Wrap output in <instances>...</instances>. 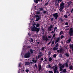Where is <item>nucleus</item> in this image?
<instances>
[{
	"instance_id": "obj_1",
	"label": "nucleus",
	"mask_w": 73,
	"mask_h": 73,
	"mask_svg": "<svg viewBox=\"0 0 73 73\" xmlns=\"http://www.w3.org/2000/svg\"><path fill=\"white\" fill-rule=\"evenodd\" d=\"M64 5L65 4L64 3L62 2L60 5V9H59L60 11H62V10L64 9Z\"/></svg>"
},
{
	"instance_id": "obj_2",
	"label": "nucleus",
	"mask_w": 73,
	"mask_h": 73,
	"mask_svg": "<svg viewBox=\"0 0 73 73\" xmlns=\"http://www.w3.org/2000/svg\"><path fill=\"white\" fill-rule=\"evenodd\" d=\"M30 54H31V53H30L29 51H28L27 53H26L25 54V58H29L30 57Z\"/></svg>"
},
{
	"instance_id": "obj_3",
	"label": "nucleus",
	"mask_w": 73,
	"mask_h": 73,
	"mask_svg": "<svg viewBox=\"0 0 73 73\" xmlns=\"http://www.w3.org/2000/svg\"><path fill=\"white\" fill-rule=\"evenodd\" d=\"M56 52L61 54H64V52L63 51V49L62 48H61L60 49L56 50Z\"/></svg>"
},
{
	"instance_id": "obj_4",
	"label": "nucleus",
	"mask_w": 73,
	"mask_h": 73,
	"mask_svg": "<svg viewBox=\"0 0 73 73\" xmlns=\"http://www.w3.org/2000/svg\"><path fill=\"white\" fill-rule=\"evenodd\" d=\"M69 33L70 35V36H73V28H71L70 29V31L69 32Z\"/></svg>"
},
{
	"instance_id": "obj_5",
	"label": "nucleus",
	"mask_w": 73,
	"mask_h": 73,
	"mask_svg": "<svg viewBox=\"0 0 73 73\" xmlns=\"http://www.w3.org/2000/svg\"><path fill=\"white\" fill-rule=\"evenodd\" d=\"M62 65V64H59V66L60 67V71H62L64 68V65Z\"/></svg>"
},
{
	"instance_id": "obj_6",
	"label": "nucleus",
	"mask_w": 73,
	"mask_h": 73,
	"mask_svg": "<svg viewBox=\"0 0 73 73\" xmlns=\"http://www.w3.org/2000/svg\"><path fill=\"white\" fill-rule=\"evenodd\" d=\"M52 16L53 17H54L55 18L54 20H57V17H58V13H57L53 14Z\"/></svg>"
},
{
	"instance_id": "obj_7",
	"label": "nucleus",
	"mask_w": 73,
	"mask_h": 73,
	"mask_svg": "<svg viewBox=\"0 0 73 73\" xmlns=\"http://www.w3.org/2000/svg\"><path fill=\"white\" fill-rule=\"evenodd\" d=\"M72 3V2L70 1H69L67 3V4L66 5H65V7L66 8H68L70 6V4Z\"/></svg>"
},
{
	"instance_id": "obj_8",
	"label": "nucleus",
	"mask_w": 73,
	"mask_h": 73,
	"mask_svg": "<svg viewBox=\"0 0 73 73\" xmlns=\"http://www.w3.org/2000/svg\"><path fill=\"white\" fill-rule=\"evenodd\" d=\"M53 25H51L48 28V31H49V32H50V31H51V30H52V29H53Z\"/></svg>"
},
{
	"instance_id": "obj_9",
	"label": "nucleus",
	"mask_w": 73,
	"mask_h": 73,
	"mask_svg": "<svg viewBox=\"0 0 73 73\" xmlns=\"http://www.w3.org/2000/svg\"><path fill=\"white\" fill-rule=\"evenodd\" d=\"M42 69V67H41V64H39L38 67V72H40V70Z\"/></svg>"
},
{
	"instance_id": "obj_10",
	"label": "nucleus",
	"mask_w": 73,
	"mask_h": 73,
	"mask_svg": "<svg viewBox=\"0 0 73 73\" xmlns=\"http://www.w3.org/2000/svg\"><path fill=\"white\" fill-rule=\"evenodd\" d=\"M36 17V21H38L40 19V16L38 15H35Z\"/></svg>"
},
{
	"instance_id": "obj_11",
	"label": "nucleus",
	"mask_w": 73,
	"mask_h": 73,
	"mask_svg": "<svg viewBox=\"0 0 73 73\" xmlns=\"http://www.w3.org/2000/svg\"><path fill=\"white\" fill-rule=\"evenodd\" d=\"M58 69V68L57 66L55 67L54 68V73H57L58 72V70H57V69Z\"/></svg>"
},
{
	"instance_id": "obj_12",
	"label": "nucleus",
	"mask_w": 73,
	"mask_h": 73,
	"mask_svg": "<svg viewBox=\"0 0 73 73\" xmlns=\"http://www.w3.org/2000/svg\"><path fill=\"white\" fill-rule=\"evenodd\" d=\"M33 62H25V65H30V64H33Z\"/></svg>"
},
{
	"instance_id": "obj_13",
	"label": "nucleus",
	"mask_w": 73,
	"mask_h": 73,
	"mask_svg": "<svg viewBox=\"0 0 73 73\" xmlns=\"http://www.w3.org/2000/svg\"><path fill=\"white\" fill-rule=\"evenodd\" d=\"M42 38H43V40H45L46 41H47L48 40H49L48 39V37L47 36H46V38H45V36H42Z\"/></svg>"
},
{
	"instance_id": "obj_14",
	"label": "nucleus",
	"mask_w": 73,
	"mask_h": 73,
	"mask_svg": "<svg viewBox=\"0 0 73 73\" xmlns=\"http://www.w3.org/2000/svg\"><path fill=\"white\" fill-rule=\"evenodd\" d=\"M39 55L38 56V58L39 59L42 56V52H40L39 53Z\"/></svg>"
},
{
	"instance_id": "obj_15",
	"label": "nucleus",
	"mask_w": 73,
	"mask_h": 73,
	"mask_svg": "<svg viewBox=\"0 0 73 73\" xmlns=\"http://www.w3.org/2000/svg\"><path fill=\"white\" fill-rule=\"evenodd\" d=\"M35 31H36V32H38L40 31V28H35Z\"/></svg>"
},
{
	"instance_id": "obj_16",
	"label": "nucleus",
	"mask_w": 73,
	"mask_h": 73,
	"mask_svg": "<svg viewBox=\"0 0 73 73\" xmlns=\"http://www.w3.org/2000/svg\"><path fill=\"white\" fill-rule=\"evenodd\" d=\"M60 40V38H57L56 40L55 41V43H57V42H58Z\"/></svg>"
},
{
	"instance_id": "obj_17",
	"label": "nucleus",
	"mask_w": 73,
	"mask_h": 73,
	"mask_svg": "<svg viewBox=\"0 0 73 73\" xmlns=\"http://www.w3.org/2000/svg\"><path fill=\"white\" fill-rule=\"evenodd\" d=\"M36 28L34 27H31V31H35V29H36Z\"/></svg>"
},
{
	"instance_id": "obj_18",
	"label": "nucleus",
	"mask_w": 73,
	"mask_h": 73,
	"mask_svg": "<svg viewBox=\"0 0 73 73\" xmlns=\"http://www.w3.org/2000/svg\"><path fill=\"white\" fill-rule=\"evenodd\" d=\"M29 51H30V54H33V51L32 49H30Z\"/></svg>"
},
{
	"instance_id": "obj_19",
	"label": "nucleus",
	"mask_w": 73,
	"mask_h": 73,
	"mask_svg": "<svg viewBox=\"0 0 73 73\" xmlns=\"http://www.w3.org/2000/svg\"><path fill=\"white\" fill-rule=\"evenodd\" d=\"M69 69H70V70H73V66L72 65H71V66H69Z\"/></svg>"
},
{
	"instance_id": "obj_20",
	"label": "nucleus",
	"mask_w": 73,
	"mask_h": 73,
	"mask_svg": "<svg viewBox=\"0 0 73 73\" xmlns=\"http://www.w3.org/2000/svg\"><path fill=\"white\" fill-rule=\"evenodd\" d=\"M67 72V71H66V69H64L63 70L62 72L63 73H65L66 72Z\"/></svg>"
},
{
	"instance_id": "obj_21",
	"label": "nucleus",
	"mask_w": 73,
	"mask_h": 73,
	"mask_svg": "<svg viewBox=\"0 0 73 73\" xmlns=\"http://www.w3.org/2000/svg\"><path fill=\"white\" fill-rule=\"evenodd\" d=\"M52 60H53V59L51 57H50L48 58V61L50 62V61H51Z\"/></svg>"
},
{
	"instance_id": "obj_22",
	"label": "nucleus",
	"mask_w": 73,
	"mask_h": 73,
	"mask_svg": "<svg viewBox=\"0 0 73 73\" xmlns=\"http://www.w3.org/2000/svg\"><path fill=\"white\" fill-rule=\"evenodd\" d=\"M32 61L33 62L34 64V63H36V62H37V61L36 60H34V59H33L32 60Z\"/></svg>"
},
{
	"instance_id": "obj_23",
	"label": "nucleus",
	"mask_w": 73,
	"mask_h": 73,
	"mask_svg": "<svg viewBox=\"0 0 73 73\" xmlns=\"http://www.w3.org/2000/svg\"><path fill=\"white\" fill-rule=\"evenodd\" d=\"M58 49V47H54V48H53V50H57Z\"/></svg>"
},
{
	"instance_id": "obj_24",
	"label": "nucleus",
	"mask_w": 73,
	"mask_h": 73,
	"mask_svg": "<svg viewBox=\"0 0 73 73\" xmlns=\"http://www.w3.org/2000/svg\"><path fill=\"white\" fill-rule=\"evenodd\" d=\"M40 0H35V2L36 3H38V2L39 1H40Z\"/></svg>"
},
{
	"instance_id": "obj_25",
	"label": "nucleus",
	"mask_w": 73,
	"mask_h": 73,
	"mask_svg": "<svg viewBox=\"0 0 73 73\" xmlns=\"http://www.w3.org/2000/svg\"><path fill=\"white\" fill-rule=\"evenodd\" d=\"M51 66L50 64H49L48 65L46 66V68H51Z\"/></svg>"
},
{
	"instance_id": "obj_26",
	"label": "nucleus",
	"mask_w": 73,
	"mask_h": 73,
	"mask_svg": "<svg viewBox=\"0 0 73 73\" xmlns=\"http://www.w3.org/2000/svg\"><path fill=\"white\" fill-rule=\"evenodd\" d=\"M44 59L45 60L44 61H45L46 62L47 61V58H46V56H44Z\"/></svg>"
},
{
	"instance_id": "obj_27",
	"label": "nucleus",
	"mask_w": 73,
	"mask_h": 73,
	"mask_svg": "<svg viewBox=\"0 0 73 73\" xmlns=\"http://www.w3.org/2000/svg\"><path fill=\"white\" fill-rule=\"evenodd\" d=\"M64 66H66V67H68V64L67 63H66L64 64Z\"/></svg>"
},
{
	"instance_id": "obj_28",
	"label": "nucleus",
	"mask_w": 73,
	"mask_h": 73,
	"mask_svg": "<svg viewBox=\"0 0 73 73\" xmlns=\"http://www.w3.org/2000/svg\"><path fill=\"white\" fill-rule=\"evenodd\" d=\"M46 13V11H43V12H42L43 14H44V15H45Z\"/></svg>"
},
{
	"instance_id": "obj_29",
	"label": "nucleus",
	"mask_w": 73,
	"mask_h": 73,
	"mask_svg": "<svg viewBox=\"0 0 73 73\" xmlns=\"http://www.w3.org/2000/svg\"><path fill=\"white\" fill-rule=\"evenodd\" d=\"M51 54V52L49 51L48 52V53L47 55H48V56H50V54Z\"/></svg>"
},
{
	"instance_id": "obj_30",
	"label": "nucleus",
	"mask_w": 73,
	"mask_h": 73,
	"mask_svg": "<svg viewBox=\"0 0 73 73\" xmlns=\"http://www.w3.org/2000/svg\"><path fill=\"white\" fill-rule=\"evenodd\" d=\"M65 55H66V56L67 57H69V54H68L67 53H66L65 54Z\"/></svg>"
},
{
	"instance_id": "obj_31",
	"label": "nucleus",
	"mask_w": 73,
	"mask_h": 73,
	"mask_svg": "<svg viewBox=\"0 0 73 73\" xmlns=\"http://www.w3.org/2000/svg\"><path fill=\"white\" fill-rule=\"evenodd\" d=\"M56 56H57V55L56 54H55L53 55V57H54V58H56Z\"/></svg>"
},
{
	"instance_id": "obj_32",
	"label": "nucleus",
	"mask_w": 73,
	"mask_h": 73,
	"mask_svg": "<svg viewBox=\"0 0 73 73\" xmlns=\"http://www.w3.org/2000/svg\"><path fill=\"white\" fill-rule=\"evenodd\" d=\"M42 51H44V47H43L41 49Z\"/></svg>"
},
{
	"instance_id": "obj_33",
	"label": "nucleus",
	"mask_w": 73,
	"mask_h": 73,
	"mask_svg": "<svg viewBox=\"0 0 73 73\" xmlns=\"http://www.w3.org/2000/svg\"><path fill=\"white\" fill-rule=\"evenodd\" d=\"M36 14L39 15V14H40V12L38 11L36 12Z\"/></svg>"
},
{
	"instance_id": "obj_34",
	"label": "nucleus",
	"mask_w": 73,
	"mask_h": 73,
	"mask_svg": "<svg viewBox=\"0 0 73 73\" xmlns=\"http://www.w3.org/2000/svg\"><path fill=\"white\" fill-rule=\"evenodd\" d=\"M63 34H64V33H63V31H61V32H60V35H62Z\"/></svg>"
},
{
	"instance_id": "obj_35",
	"label": "nucleus",
	"mask_w": 73,
	"mask_h": 73,
	"mask_svg": "<svg viewBox=\"0 0 73 73\" xmlns=\"http://www.w3.org/2000/svg\"><path fill=\"white\" fill-rule=\"evenodd\" d=\"M40 9V11H42V10H44V9L42 7H41L40 8H39Z\"/></svg>"
},
{
	"instance_id": "obj_36",
	"label": "nucleus",
	"mask_w": 73,
	"mask_h": 73,
	"mask_svg": "<svg viewBox=\"0 0 73 73\" xmlns=\"http://www.w3.org/2000/svg\"><path fill=\"white\" fill-rule=\"evenodd\" d=\"M25 71L27 73H28V72H29V70L28 69H26Z\"/></svg>"
},
{
	"instance_id": "obj_37",
	"label": "nucleus",
	"mask_w": 73,
	"mask_h": 73,
	"mask_svg": "<svg viewBox=\"0 0 73 73\" xmlns=\"http://www.w3.org/2000/svg\"><path fill=\"white\" fill-rule=\"evenodd\" d=\"M39 26H40V25H39L38 23H37V24H36V27H39Z\"/></svg>"
},
{
	"instance_id": "obj_38",
	"label": "nucleus",
	"mask_w": 73,
	"mask_h": 73,
	"mask_svg": "<svg viewBox=\"0 0 73 73\" xmlns=\"http://www.w3.org/2000/svg\"><path fill=\"white\" fill-rule=\"evenodd\" d=\"M49 73H53V72L52 71L50 70L48 71Z\"/></svg>"
},
{
	"instance_id": "obj_39",
	"label": "nucleus",
	"mask_w": 73,
	"mask_h": 73,
	"mask_svg": "<svg viewBox=\"0 0 73 73\" xmlns=\"http://www.w3.org/2000/svg\"><path fill=\"white\" fill-rule=\"evenodd\" d=\"M64 17L65 18H67L68 17V16L66 15H65L64 16Z\"/></svg>"
},
{
	"instance_id": "obj_40",
	"label": "nucleus",
	"mask_w": 73,
	"mask_h": 73,
	"mask_svg": "<svg viewBox=\"0 0 73 73\" xmlns=\"http://www.w3.org/2000/svg\"><path fill=\"white\" fill-rule=\"evenodd\" d=\"M68 24H69V23L68 22H66L65 24V25H68Z\"/></svg>"
},
{
	"instance_id": "obj_41",
	"label": "nucleus",
	"mask_w": 73,
	"mask_h": 73,
	"mask_svg": "<svg viewBox=\"0 0 73 73\" xmlns=\"http://www.w3.org/2000/svg\"><path fill=\"white\" fill-rule=\"evenodd\" d=\"M64 36H63V35H61L60 37V38H61V39H62V38H64Z\"/></svg>"
},
{
	"instance_id": "obj_42",
	"label": "nucleus",
	"mask_w": 73,
	"mask_h": 73,
	"mask_svg": "<svg viewBox=\"0 0 73 73\" xmlns=\"http://www.w3.org/2000/svg\"><path fill=\"white\" fill-rule=\"evenodd\" d=\"M58 43H57L55 45L56 47H58Z\"/></svg>"
},
{
	"instance_id": "obj_43",
	"label": "nucleus",
	"mask_w": 73,
	"mask_h": 73,
	"mask_svg": "<svg viewBox=\"0 0 73 73\" xmlns=\"http://www.w3.org/2000/svg\"><path fill=\"white\" fill-rule=\"evenodd\" d=\"M31 42H33V39H32V38H31Z\"/></svg>"
},
{
	"instance_id": "obj_44",
	"label": "nucleus",
	"mask_w": 73,
	"mask_h": 73,
	"mask_svg": "<svg viewBox=\"0 0 73 73\" xmlns=\"http://www.w3.org/2000/svg\"><path fill=\"white\" fill-rule=\"evenodd\" d=\"M58 0H55V4H56L57 3V1H58Z\"/></svg>"
},
{
	"instance_id": "obj_45",
	"label": "nucleus",
	"mask_w": 73,
	"mask_h": 73,
	"mask_svg": "<svg viewBox=\"0 0 73 73\" xmlns=\"http://www.w3.org/2000/svg\"><path fill=\"white\" fill-rule=\"evenodd\" d=\"M33 27H36V24H33Z\"/></svg>"
},
{
	"instance_id": "obj_46",
	"label": "nucleus",
	"mask_w": 73,
	"mask_h": 73,
	"mask_svg": "<svg viewBox=\"0 0 73 73\" xmlns=\"http://www.w3.org/2000/svg\"><path fill=\"white\" fill-rule=\"evenodd\" d=\"M56 36V34H54L53 35V37H55V36Z\"/></svg>"
},
{
	"instance_id": "obj_47",
	"label": "nucleus",
	"mask_w": 73,
	"mask_h": 73,
	"mask_svg": "<svg viewBox=\"0 0 73 73\" xmlns=\"http://www.w3.org/2000/svg\"><path fill=\"white\" fill-rule=\"evenodd\" d=\"M34 66L36 68H37V64H35V65H34Z\"/></svg>"
},
{
	"instance_id": "obj_48",
	"label": "nucleus",
	"mask_w": 73,
	"mask_h": 73,
	"mask_svg": "<svg viewBox=\"0 0 73 73\" xmlns=\"http://www.w3.org/2000/svg\"><path fill=\"white\" fill-rule=\"evenodd\" d=\"M59 56L60 57H62V55L61 54H60L59 55Z\"/></svg>"
},
{
	"instance_id": "obj_49",
	"label": "nucleus",
	"mask_w": 73,
	"mask_h": 73,
	"mask_svg": "<svg viewBox=\"0 0 73 73\" xmlns=\"http://www.w3.org/2000/svg\"><path fill=\"white\" fill-rule=\"evenodd\" d=\"M51 35H50V36L48 37V38H51Z\"/></svg>"
},
{
	"instance_id": "obj_50",
	"label": "nucleus",
	"mask_w": 73,
	"mask_h": 73,
	"mask_svg": "<svg viewBox=\"0 0 73 73\" xmlns=\"http://www.w3.org/2000/svg\"><path fill=\"white\" fill-rule=\"evenodd\" d=\"M25 68H23V69L22 70V71H25Z\"/></svg>"
},
{
	"instance_id": "obj_51",
	"label": "nucleus",
	"mask_w": 73,
	"mask_h": 73,
	"mask_svg": "<svg viewBox=\"0 0 73 73\" xmlns=\"http://www.w3.org/2000/svg\"><path fill=\"white\" fill-rule=\"evenodd\" d=\"M71 41V39H69L68 40V42H70Z\"/></svg>"
},
{
	"instance_id": "obj_52",
	"label": "nucleus",
	"mask_w": 73,
	"mask_h": 73,
	"mask_svg": "<svg viewBox=\"0 0 73 73\" xmlns=\"http://www.w3.org/2000/svg\"><path fill=\"white\" fill-rule=\"evenodd\" d=\"M48 2H47V3H45V5H48Z\"/></svg>"
},
{
	"instance_id": "obj_53",
	"label": "nucleus",
	"mask_w": 73,
	"mask_h": 73,
	"mask_svg": "<svg viewBox=\"0 0 73 73\" xmlns=\"http://www.w3.org/2000/svg\"><path fill=\"white\" fill-rule=\"evenodd\" d=\"M43 60H44V58H41L40 59V60H41V61H43Z\"/></svg>"
},
{
	"instance_id": "obj_54",
	"label": "nucleus",
	"mask_w": 73,
	"mask_h": 73,
	"mask_svg": "<svg viewBox=\"0 0 73 73\" xmlns=\"http://www.w3.org/2000/svg\"><path fill=\"white\" fill-rule=\"evenodd\" d=\"M51 43V41H50L48 44V45H49Z\"/></svg>"
},
{
	"instance_id": "obj_55",
	"label": "nucleus",
	"mask_w": 73,
	"mask_h": 73,
	"mask_svg": "<svg viewBox=\"0 0 73 73\" xmlns=\"http://www.w3.org/2000/svg\"><path fill=\"white\" fill-rule=\"evenodd\" d=\"M28 35H29V36H31V34H30L29 33H28Z\"/></svg>"
},
{
	"instance_id": "obj_56",
	"label": "nucleus",
	"mask_w": 73,
	"mask_h": 73,
	"mask_svg": "<svg viewBox=\"0 0 73 73\" xmlns=\"http://www.w3.org/2000/svg\"><path fill=\"white\" fill-rule=\"evenodd\" d=\"M51 21H53V18H52L51 19Z\"/></svg>"
},
{
	"instance_id": "obj_57",
	"label": "nucleus",
	"mask_w": 73,
	"mask_h": 73,
	"mask_svg": "<svg viewBox=\"0 0 73 73\" xmlns=\"http://www.w3.org/2000/svg\"><path fill=\"white\" fill-rule=\"evenodd\" d=\"M62 0H58V3H59V1H61Z\"/></svg>"
},
{
	"instance_id": "obj_58",
	"label": "nucleus",
	"mask_w": 73,
	"mask_h": 73,
	"mask_svg": "<svg viewBox=\"0 0 73 73\" xmlns=\"http://www.w3.org/2000/svg\"><path fill=\"white\" fill-rule=\"evenodd\" d=\"M57 27H55L54 28V30H56V29H57Z\"/></svg>"
},
{
	"instance_id": "obj_59",
	"label": "nucleus",
	"mask_w": 73,
	"mask_h": 73,
	"mask_svg": "<svg viewBox=\"0 0 73 73\" xmlns=\"http://www.w3.org/2000/svg\"><path fill=\"white\" fill-rule=\"evenodd\" d=\"M30 48H31V46H27V48H28L29 49Z\"/></svg>"
},
{
	"instance_id": "obj_60",
	"label": "nucleus",
	"mask_w": 73,
	"mask_h": 73,
	"mask_svg": "<svg viewBox=\"0 0 73 73\" xmlns=\"http://www.w3.org/2000/svg\"><path fill=\"white\" fill-rule=\"evenodd\" d=\"M52 45H53L54 44V41H52Z\"/></svg>"
},
{
	"instance_id": "obj_61",
	"label": "nucleus",
	"mask_w": 73,
	"mask_h": 73,
	"mask_svg": "<svg viewBox=\"0 0 73 73\" xmlns=\"http://www.w3.org/2000/svg\"><path fill=\"white\" fill-rule=\"evenodd\" d=\"M51 33H54V32H53V31H52V32H51Z\"/></svg>"
},
{
	"instance_id": "obj_62",
	"label": "nucleus",
	"mask_w": 73,
	"mask_h": 73,
	"mask_svg": "<svg viewBox=\"0 0 73 73\" xmlns=\"http://www.w3.org/2000/svg\"><path fill=\"white\" fill-rule=\"evenodd\" d=\"M60 20L62 22L63 21V20H62V19L61 18V19Z\"/></svg>"
},
{
	"instance_id": "obj_63",
	"label": "nucleus",
	"mask_w": 73,
	"mask_h": 73,
	"mask_svg": "<svg viewBox=\"0 0 73 73\" xmlns=\"http://www.w3.org/2000/svg\"><path fill=\"white\" fill-rule=\"evenodd\" d=\"M69 26H66V28H69Z\"/></svg>"
},
{
	"instance_id": "obj_64",
	"label": "nucleus",
	"mask_w": 73,
	"mask_h": 73,
	"mask_svg": "<svg viewBox=\"0 0 73 73\" xmlns=\"http://www.w3.org/2000/svg\"><path fill=\"white\" fill-rule=\"evenodd\" d=\"M69 42L68 41H66V43H68V44L69 43Z\"/></svg>"
}]
</instances>
